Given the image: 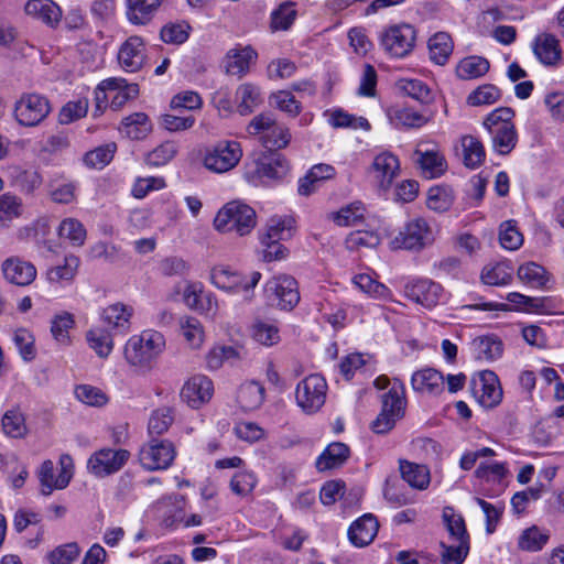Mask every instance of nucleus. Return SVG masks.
Listing matches in <instances>:
<instances>
[{
    "instance_id": "obj_64",
    "label": "nucleus",
    "mask_w": 564,
    "mask_h": 564,
    "mask_svg": "<svg viewBox=\"0 0 564 564\" xmlns=\"http://www.w3.org/2000/svg\"><path fill=\"white\" fill-rule=\"evenodd\" d=\"M443 549L441 554L442 564H462L469 551V542H454L451 545L441 543Z\"/></svg>"
},
{
    "instance_id": "obj_27",
    "label": "nucleus",
    "mask_w": 564,
    "mask_h": 564,
    "mask_svg": "<svg viewBox=\"0 0 564 564\" xmlns=\"http://www.w3.org/2000/svg\"><path fill=\"white\" fill-rule=\"evenodd\" d=\"M399 470L402 479L413 489L425 490L431 482V473L427 466L409 462L399 460Z\"/></svg>"
},
{
    "instance_id": "obj_63",
    "label": "nucleus",
    "mask_w": 564,
    "mask_h": 564,
    "mask_svg": "<svg viewBox=\"0 0 564 564\" xmlns=\"http://www.w3.org/2000/svg\"><path fill=\"white\" fill-rule=\"evenodd\" d=\"M278 123L274 116L270 112H262L254 116L247 126L249 135L258 137L260 142H263V137L268 135L270 129H273Z\"/></svg>"
},
{
    "instance_id": "obj_36",
    "label": "nucleus",
    "mask_w": 564,
    "mask_h": 564,
    "mask_svg": "<svg viewBox=\"0 0 564 564\" xmlns=\"http://www.w3.org/2000/svg\"><path fill=\"white\" fill-rule=\"evenodd\" d=\"M471 350L476 359L492 361L501 357L502 343L496 336H480L471 341Z\"/></svg>"
},
{
    "instance_id": "obj_25",
    "label": "nucleus",
    "mask_w": 564,
    "mask_h": 564,
    "mask_svg": "<svg viewBox=\"0 0 564 564\" xmlns=\"http://www.w3.org/2000/svg\"><path fill=\"white\" fill-rule=\"evenodd\" d=\"M133 313L134 310L131 305L116 302L106 306L100 316L106 325L126 334L130 330V319Z\"/></svg>"
},
{
    "instance_id": "obj_24",
    "label": "nucleus",
    "mask_w": 564,
    "mask_h": 564,
    "mask_svg": "<svg viewBox=\"0 0 564 564\" xmlns=\"http://www.w3.org/2000/svg\"><path fill=\"white\" fill-rule=\"evenodd\" d=\"M2 272L7 281L24 286L31 284L36 278L35 267L19 258H9L2 264Z\"/></svg>"
},
{
    "instance_id": "obj_42",
    "label": "nucleus",
    "mask_w": 564,
    "mask_h": 564,
    "mask_svg": "<svg viewBox=\"0 0 564 564\" xmlns=\"http://www.w3.org/2000/svg\"><path fill=\"white\" fill-rule=\"evenodd\" d=\"M464 164L469 169H476L482 164L486 158L481 141L474 135H464L460 140Z\"/></svg>"
},
{
    "instance_id": "obj_1",
    "label": "nucleus",
    "mask_w": 564,
    "mask_h": 564,
    "mask_svg": "<svg viewBox=\"0 0 564 564\" xmlns=\"http://www.w3.org/2000/svg\"><path fill=\"white\" fill-rule=\"evenodd\" d=\"M513 109L499 107L488 113L482 126L490 135L491 149L500 154H509L518 143V131L513 123Z\"/></svg>"
},
{
    "instance_id": "obj_50",
    "label": "nucleus",
    "mask_w": 564,
    "mask_h": 564,
    "mask_svg": "<svg viewBox=\"0 0 564 564\" xmlns=\"http://www.w3.org/2000/svg\"><path fill=\"white\" fill-rule=\"evenodd\" d=\"M296 17L295 4L291 1L283 2L272 11L270 26L272 31H286L292 26Z\"/></svg>"
},
{
    "instance_id": "obj_2",
    "label": "nucleus",
    "mask_w": 564,
    "mask_h": 564,
    "mask_svg": "<svg viewBox=\"0 0 564 564\" xmlns=\"http://www.w3.org/2000/svg\"><path fill=\"white\" fill-rule=\"evenodd\" d=\"M165 337L154 329H145L132 335L124 345V358L133 367L151 368L165 349Z\"/></svg>"
},
{
    "instance_id": "obj_38",
    "label": "nucleus",
    "mask_w": 564,
    "mask_h": 564,
    "mask_svg": "<svg viewBox=\"0 0 564 564\" xmlns=\"http://www.w3.org/2000/svg\"><path fill=\"white\" fill-rule=\"evenodd\" d=\"M453 52V41L448 33L437 32L429 40L430 58L436 65H445Z\"/></svg>"
},
{
    "instance_id": "obj_9",
    "label": "nucleus",
    "mask_w": 564,
    "mask_h": 564,
    "mask_svg": "<svg viewBox=\"0 0 564 564\" xmlns=\"http://www.w3.org/2000/svg\"><path fill=\"white\" fill-rule=\"evenodd\" d=\"M59 474L55 477L54 464L52 460H44L39 470V480L41 485V492L44 496H50L54 490H62L68 486L73 477L74 463L68 454L59 456Z\"/></svg>"
},
{
    "instance_id": "obj_48",
    "label": "nucleus",
    "mask_w": 564,
    "mask_h": 564,
    "mask_svg": "<svg viewBox=\"0 0 564 564\" xmlns=\"http://www.w3.org/2000/svg\"><path fill=\"white\" fill-rule=\"evenodd\" d=\"M2 429L10 437H24L28 434V426L23 413L18 408L6 411L2 416Z\"/></svg>"
},
{
    "instance_id": "obj_18",
    "label": "nucleus",
    "mask_w": 564,
    "mask_h": 564,
    "mask_svg": "<svg viewBox=\"0 0 564 564\" xmlns=\"http://www.w3.org/2000/svg\"><path fill=\"white\" fill-rule=\"evenodd\" d=\"M474 394L484 408L498 405L502 400V389L496 373L490 370L481 371L478 380L474 381Z\"/></svg>"
},
{
    "instance_id": "obj_59",
    "label": "nucleus",
    "mask_w": 564,
    "mask_h": 564,
    "mask_svg": "<svg viewBox=\"0 0 564 564\" xmlns=\"http://www.w3.org/2000/svg\"><path fill=\"white\" fill-rule=\"evenodd\" d=\"M173 421L174 414L171 408H159L149 417L148 431L150 435H161L170 429Z\"/></svg>"
},
{
    "instance_id": "obj_7",
    "label": "nucleus",
    "mask_w": 564,
    "mask_h": 564,
    "mask_svg": "<svg viewBox=\"0 0 564 564\" xmlns=\"http://www.w3.org/2000/svg\"><path fill=\"white\" fill-rule=\"evenodd\" d=\"M48 99L40 94H23L14 104L13 115L23 127L39 126L51 112Z\"/></svg>"
},
{
    "instance_id": "obj_51",
    "label": "nucleus",
    "mask_w": 564,
    "mask_h": 564,
    "mask_svg": "<svg viewBox=\"0 0 564 564\" xmlns=\"http://www.w3.org/2000/svg\"><path fill=\"white\" fill-rule=\"evenodd\" d=\"M123 132L131 139H142L151 131L149 117L143 112H135L122 120Z\"/></svg>"
},
{
    "instance_id": "obj_6",
    "label": "nucleus",
    "mask_w": 564,
    "mask_h": 564,
    "mask_svg": "<svg viewBox=\"0 0 564 564\" xmlns=\"http://www.w3.org/2000/svg\"><path fill=\"white\" fill-rule=\"evenodd\" d=\"M327 389L324 377L317 373L310 375L296 384L295 403L305 414H315L326 401Z\"/></svg>"
},
{
    "instance_id": "obj_30",
    "label": "nucleus",
    "mask_w": 564,
    "mask_h": 564,
    "mask_svg": "<svg viewBox=\"0 0 564 564\" xmlns=\"http://www.w3.org/2000/svg\"><path fill=\"white\" fill-rule=\"evenodd\" d=\"M24 10L28 15L51 26H56L62 19L61 8L52 0H29Z\"/></svg>"
},
{
    "instance_id": "obj_37",
    "label": "nucleus",
    "mask_w": 564,
    "mask_h": 564,
    "mask_svg": "<svg viewBox=\"0 0 564 564\" xmlns=\"http://www.w3.org/2000/svg\"><path fill=\"white\" fill-rule=\"evenodd\" d=\"M517 275L521 282L535 289L545 288L551 279L546 269L535 262L521 264L517 270Z\"/></svg>"
},
{
    "instance_id": "obj_40",
    "label": "nucleus",
    "mask_w": 564,
    "mask_h": 564,
    "mask_svg": "<svg viewBox=\"0 0 564 564\" xmlns=\"http://www.w3.org/2000/svg\"><path fill=\"white\" fill-rule=\"evenodd\" d=\"M294 224L295 220L292 216L274 215L270 217L265 226V232L261 237V241H265L267 239H289L292 236Z\"/></svg>"
},
{
    "instance_id": "obj_10",
    "label": "nucleus",
    "mask_w": 564,
    "mask_h": 564,
    "mask_svg": "<svg viewBox=\"0 0 564 564\" xmlns=\"http://www.w3.org/2000/svg\"><path fill=\"white\" fill-rule=\"evenodd\" d=\"M129 458L130 452L127 449L105 447L90 455L87 460V469L94 476L104 478L118 473Z\"/></svg>"
},
{
    "instance_id": "obj_49",
    "label": "nucleus",
    "mask_w": 564,
    "mask_h": 564,
    "mask_svg": "<svg viewBox=\"0 0 564 564\" xmlns=\"http://www.w3.org/2000/svg\"><path fill=\"white\" fill-rule=\"evenodd\" d=\"M454 203V192L448 186H433L427 192L426 205L431 210L444 213Z\"/></svg>"
},
{
    "instance_id": "obj_8",
    "label": "nucleus",
    "mask_w": 564,
    "mask_h": 564,
    "mask_svg": "<svg viewBox=\"0 0 564 564\" xmlns=\"http://www.w3.org/2000/svg\"><path fill=\"white\" fill-rule=\"evenodd\" d=\"M242 150L239 142L221 140L207 150L204 165L215 173H225L232 170L240 161Z\"/></svg>"
},
{
    "instance_id": "obj_55",
    "label": "nucleus",
    "mask_w": 564,
    "mask_h": 564,
    "mask_svg": "<svg viewBox=\"0 0 564 564\" xmlns=\"http://www.w3.org/2000/svg\"><path fill=\"white\" fill-rule=\"evenodd\" d=\"M443 520L449 536L454 542H469L465 521L460 514L455 513L453 508H444Z\"/></svg>"
},
{
    "instance_id": "obj_15",
    "label": "nucleus",
    "mask_w": 564,
    "mask_h": 564,
    "mask_svg": "<svg viewBox=\"0 0 564 564\" xmlns=\"http://www.w3.org/2000/svg\"><path fill=\"white\" fill-rule=\"evenodd\" d=\"M213 394L214 383L204 375L189 378L181 390V399L192 409H199L209 402Z\"/></svg>"
},
{
    "instance_id": "obj_56",
    "label": "nucleus",
    "mask_w": 564,
    "mask_h": 564,
    "mask_svg": "<svg viewBox=\"0 0 564 564\" xmlns=\"http://www.w3.org/2000/svg\"><path fill=\"white\" fill-rule=\"evenodd\" d=\"M270 105L285 112L289 117L295 118L302 111V104L295 99L289 90H279L269 98Z\"/></svg>"
},
{
    "instance_id": "obj_54",
    "label": "nucleus",
    "mask_w": 564,
    "mask_h": 564,
    "mask_svg": "<svg viewBox=\"0 0 564 564\" xmlns=\"http://www.w3.org/2000/svg\"><path fill=\"white\" fill-rule=\"evenodd\" d=\"M501 98L500 89L492 84H484L474 89L467 97L466 102L473 107L490 106Z\"/></svg>"
},
{
    "instance_id": "obj_21",
    "label": "nucleus",
    "mask_w": 564,
    "mask_h": 564,
    "mask_svg": "<svg viewBox=\"0 0 564 564\" xmlns=\"http://www.w3.org/2000/svg\"><path fill=\"white\" fill-rule=\"evenodd\" d=\"M257 53L251 46H237L229 50L225 57L226 72L241 78L256 62Z\"/></svg>"
},
{
    "instance_id": "obj_23",
    "label": "nucleus",
    "mask_w": 564,
    "mask_h": 564,
    "mask_svg": "<svg viewBox=\"0 0 564 564\" xmlns=\"http://www.w3.org/2000/svg\"><path fill=\"white\" fill-rule=\"evenodd\" d=\"M379 523L375 516L367 513L351 523L348 529L349 541L358 547L370 544L376 538Z\"/></svg>"
},
{
    "instance_id": "obj_41",
    "label": "nucleus",
    "mask_w": 564,
    "mask_h": 564,
    "mask_svg": "<svg viewBox=\"0 0 564 564\" xmlns=\"http://www.w3.org/2000/svg\"><path fill=\"white\" fill-rule=\"evenodd\" d=\"M352 283L361 292L375 300L393 301L391 290L383 283L376 281L369 274L360 273L352 278Z\"/></svg>"
},
{
    "instance_id": "obj_14",
    "label": "nucleus",
    "mask_w": 564,
    "mask_h": 564,
    "mask_svg": "<svg viewBox=\"0 0 564 564\" xmlns=\"http://www.w3.org/2000/svg\"><path fill=\"white\" fill-rule=\"evenodd\" d=\"M399 159L391 152H382L375 156L369 173L378 188L387 191L399 174Z\"/></svg>"
},
{
    "instance_id": "obj_53",
    "label": "nucleus",
    "mask_w": 564,
    "mask_h": 564,
    "mask_svg": "<svg viewBox=\"0 0 564 564\" xmlns=\"http://www.w3.org/2000/svg\"><path fill=\"white\" fill-rule=\"evenodd\" d=\"M79 265V259L76 256H66L64 263L47 270L46 276L51 283H62L72 281Z\"/></svg>"
},
{
    "instance_id": "obj_61",
    "label": "nucleus",
    "mask_w": 564,
    "mask_h": 564,
    "mask_svg": "<svg viewBox=\"0 0 564 564\" xmlns=\"http://www.w3.org/2000/svg\"><path fill=\"white\" fill-rule=\"evenodd\" d=\"M499 241L502 248L507 250H518L523 243V236L517 228L513 220L503 221L499 229Z\"/></svg>"
},
{
    "instance_id": "obj_52",
    "label": "nucleus",
    "mask_w": 564,
    "mask_h": 564,
    "mask_svg": "<svg viewBox=\"0 0 564 564\" xmlns=\"http://www.w3.org/2000/svg\"><path fill=\"white\" fill-rule=\"evenodd\" d=\"M77 185L72 181L52 180L48 184V195L54 203L72 204L76 199Z\"/></svg>"
},
{
    "instance_id": "obj_3",
    "label": "nucleus",
    "mask_w": 564,
    "mask_h": 564,
    "mask_svg": "<svg viewBox=\"0 0 564 564\" xmlns=\"http://www.w3.org/2000/svg\"><path fill=\"white\" fill-rule=\"evenodd\" d=\"M214 228L227 234L235 231L239 236L249 235L257 224L254 209L241 200H231L225 204L214 218Z\"/></svg>"
},
{
    "instance_id": "obj_19",
    "label": "nucleus",
    "mask_w": 564,
    "mask_h": 564,
    "mask_svg": "<svg viewBox=\"0 0 564 564\" xmlns=\"http://www.w3.org/2000/svg\"><path fill=\"white\" fill-rule=\"evenodd\" d=\"M183 301L191 310L207 316H214L218 306L216 296L210 292H204V286L199 282H187Z\"/></svg>"
},
{
    "instance_id": "obj_26",
    "label": "nucleus",
    "mask_w": 564,
    "mask_h": 564,
    "mask_svg": "<svg viewBox=\"0 0 564 564\" xmlns=\"http://www.w3.org/2000/svg\"><path fill=\"white\" fill-rule=\"evenodd\" d=\"M411 386L416 392L437 395L444 390V377L434 368H424L412 375Z\"/></svg>"
},
{
    "instance_id": "obj_44",
    "label": "nucleus",
    "mask_w": 564,
    "mask_h": 564,
    "mask_svg": "<svg viewBox=\"0 0 564 564\" xmlns=\"http://www.w3.org/2000/svg\"><path fill=\"white\" fill-rule=\"evenodd\" d=\"M489 67L490 64L485 57L468 56L458 63L456 74L460 79L469 80L484 76Z\"/></svg>"
},
{
    "instance_id": "obj_43",
    "label": "nucleus",
    "mask_w": 564,
    "mask_h": 564,
    "mask_svg": "<svg viewBox=\"0 0 564 564\" xmlns=\"http://www.w3.org/2000/svg\"><path fill=\"white\" fill-rule=\"evenodd\" d=\"M111 80L119 82L120 85L111 86L110 108L112 110L121 109L129 100L135 98L139 94L137 84H129L124 78L111 77Z\"/></svg>"
},
{
    "instance_id": "obj_16",
    "label": "nucleus",
    "mask_w": 564,
    "mask_h": 564,
    "mask_svg": "<svg viewBox=\"0 0 564 564\" xmlns=\"http://www.w3.org/2000/svg\"><path fill=\"white\" fill-rule=\"evenodd\" d=\"M442 286L427 279L410 281L404 286V295L425 308L436 306L442 297Z\"/></svg>"
},
{
    "instance_id": "obj_11",
    "label": "nucleus",
    "mask_w": 564,
    "mask_h": 564,
    "mask_svg": "<svg viewBox=\"0 0 564 564\" xmlns=\"http://www.w3.org/2000/svg\"><path fill=\"white\" fill-rule=\"evenodd\" d=\"M176 452L172 442L151 438L139 451V462L148 470L166 469L175 458Z\"/></svg>"
},
{
    "instance_id": "obj_4",
    "label": "nucleus",
    "mask_w": 564,
    "mask_h": 564,
    "mask_svg": "<svg viewBox=\"0 0 564 564\" xmlns=\"http://www.w3.org/2000/svg\"><path fill=\"white\" fill-rule=\"evenodd\" d=\"M261 273L252 271L241 274L226 265H216L210 270V282L219 290L229 293H241L246 301L253 297V289L259 283Z\"/></svg>"
},
{
    "instance_id": "obj_32",
    "label": "nucleus",
    "mask_w": 564,
    "mask_h": 564,
    "mask_svg": "<svg viewBox=\"0 0 564 564\" xmlns=\"http://www.w3.org/2000/svg\"><path fill=\"white\" fill-rule=\"evenodd\" d=\"M86 340L90 349L99 358H107L113 349V337L109 329L101 326H93L86 333Z\"/></svg>"
},
{
    "instance_id": "obj_58",
    "label": "nucleus",
    "mask_w": 564,
    "mask_h": 564,
    "mask_svg": "<svg viewBox=\"0 0 564 564\" xmlns=\"http://www.w3.org/2000/svg\"><path fill=\"white\" fill-rule=\"evenodd\" d=\"M252 336L264 346H273L280 341L279 327L273 322L257 321L252 325Z\"/></svg>"
},
{
    "instance_id": "obj_60",
    "label": "nucleus",
    "mask_w": 564,
    "mask_h": 564,
    "mask_svg": "<svg viewBox=\"0 0 564 564\" xmlns=\"http://www.w3.org/2000/svg\"><path fill=\"white\" fill-rule=\"evenodd\" d=\"M180 327L184 339L191 347H200L204 340V329L198 319L188 316L182 317L180 319Z\"/></svg>"
},
{
    "instance_id": "obj_34",
    "label": "nucleus",
    "mask_w": 564,
    "mask_h": 564,
    "mask_svg": "<svg viewBox=\"0 0 564 564\" xmlns=\"http://www.w3.org/2000/svg\"><path fill=\"white\" fill-rule=\"evenodd\" d=\"M387 116L390 123L398 129L421 128L427 122V119L422 113L406 107L389 108Z\"/></svg>"
},
{
    "instance_id": "obj_22",
    "label": "nucleus",
    "mask_w": 564,
    "mask_h": 564,
    "mask_svg": "<svg viewBox=\"0 0 564 564\" xmlns=\"http://www.w3.org/2000/svg\"><path fill=\"white\" fill-rule=\"evenodd\" d=\"M533 52L546 66H556L562 59L560 40L551 33H542L534 39Z\"/></svg>"
},
{
    "instance_id": "obj_47",
    "label": "nucleus",
    "mask_w": 564,
    "mask_h": 564,
    "mask_svg": "<svg viewBox=\"0 0 564 564\" xmlns=\"http://www.w3.org/2000/svg\"><path fill=\"white\" fill-rule=\"evenodd\" d=\"M382 410L397 417H402L405 410L404 387L400 381H394L388 392L382 394Z\"/></svg>"
},
{
    "instance_id": "obj_12",
    "label": "nucleus",
    "mask_w": 564,
    "mask_h": 564,
    "mask_svg": "<svg viewBox=\"0 0 564 564\" xmlns=\"http://www.w3.org/2000/svg\"><path fill=\"white\" fill-rule=\"evenodd\" d=\"M416 37L414 28L406 23L391 25L380 37L383 50L393 57H404L413 48Z\"/></svg>"
},
{
    "instance_id": "obj_39",
    "label": "nucleus",
    "mask_w": 564,
    "mask_h": 564,
    "mask_svg": "<svg viewBox=\"0 0 564 564\" xmlns=\"http://www.w3.org/2000/svg\"><path fill=\"white\" fill-rule=\"evenodd\" d=\"M513 268L509 262H496L485 265L481 270V281L487 285L501 286L512 281Z\"/></svg>"
},
{
    "instance_id": "obj_46",
    "label": "nucleus",
    "mask_w": 564,
    "mask_h": 564,
    "mask_svg": "<svg viewBox=\"0 0 564 564\" xmlns=\"http://www.w3.org/2000/svg\"><path fill=\"white\" fill-rule=\"evenodd\" d=\"M550 533L536 525H532L522 531L518 539V546L522 551L536 552L540 551L549 541Z\"/></svg>"
},
{
    "instance_id": "obj_13",
    "label": "nucleus",
    "mask_w": 564,
    "mask_h": 564,
    "mask_svg": "<svg viewBox=\"0 0 564 564\" xmlns=\"http://www.w3.org/2000/svg\"><path fill=\"white\" fill-rule=\"evenodd\" d=\"M268 297L283 310L293 308L300 301L297 282L290 275H279L265 284Z\"/></svg>"
},
{
    "instance_id": "obj_20",
    "label": "nucleus",
    "mask_w": 564,
    "mask_h": 564,
    "mask_svg": "<svg viewBox=\"0 0 564 564\" xmlns=\"http://www.w3.org/2000/svg\"><path fill=\"white\" fill-rule=\"evenodd\" d=\"M120 66L130 73L138 72L145 62V46L140 36L128 37L120 46L118 52Z\"/></svg>"
},
{
    "instance_id": "obj_17",
    "label": "nucleus",
    "mask_w": 564,
    "mask_h": 564,
    "mask_svg": "<svg viewBox=\"0 0 564 564\" xmlns=\"http://www.w3.org/2000/svg\"><path fill=\"white\" fill-rule=\"evenodd\" d=\"M414 154L416 155V163L426 178L438 177L445 172L446 160L438 145L432 144L429 147L427 142L422 141L417 144Z\"/></svg>"
},
{
    "instance_id": "obj_33",
    "label": "nucleus",
    "mask_w": 564,
    "mask_h": 564,
    "mask_svg": "<svg viewBox=\"0 0 564 564\" xmlns=\"http://www.w3.org/2000/svg\"><path fill=\"white\" fill-rule=\"evenodd\" d=\"M235 99L241 116L251 113L262 102L260 88L251 83L238 86Z\"/></svg>"
},
{
    "instance_id": "obj_35",
    "label": "nucleus",
    "mask_w": 564,
    "mask_h": 564,
    "mask_svg": "<svg viewBox=\"0 0 564 564\" xmlns=\"http://www.w3.org/2000/svg\"><path fill=\"white\" fill-rule=\"evenodd\" d=\"M289 170L288 160L282 154L273 153L259 162L257 172L261 178L279 181L286 176Z\"/></svg>"
},
{
    "instance_id": "obj_45",
    "label": "nucleus",
    "mask_w": 564,
    "mask_h": 564,
    "mask_svg": "<svg viewBox=\"0 0 564 564\" xmlns=\"http://www.w3.org/2000/svg\"><path fill=\"white\" fill-rule=\"evenodd\" d=\"M335 175L334 166L329 164H316L307 173V175L300 181L299 193L301 195H310L321 181L332 178Z\"/></svg>"
},
{
    "instance_id": "obj_5",
    "label": "nucleus",
    "mask_w": 564,
    "mask_h": 564,
    "mask_svg": "<svg viewBox=\"0 0 564 564\" xmlns=\"http://www.w3.org/2000/svg\"><path fill=\"white\" fill-rule=\"evenodd\" d=\"M435 235L430 224L423 218L409 220L392 238L393 249L421 251L433 245Z\"/></svg>"
},
{
    "instance_id": "obj_62",
    "label": "nucleus",
    "mask_w": 564,
    "mask_h": 564,
    "mask_svg": "<svg viewBox=\"0 0 564 564\" xmlns=\"http://www.w3.org/2000/svg\"><path fill=\"white\" fill-rule=\"evenodd\" d=\"M88 99L78 98L64 105L59 111L58 119L62 124H69L80 118H84L88 111Z\"/></svg>"
},
{
    "instance_id": "obj_28",
    "label": "nucleus",
    "mask_w": 564,
    "mask_h": 564,
    "mask_svg": "<svg viewBox=\"0 0 564 564\" xmlns=\"http://www.w3.org/2000/svg\"><path fill=\"white\" fill-rule=\"evenodd\" d=\"M350 455L349 447L341 442L330 443L317 457L315 466L318 471H327L343 466Z\"/></svg>"
},
{
    "instance_id": "obj_57",
    "label": "nucleus",
    "mask_w": 564,
    "mask_h": 564,
    "mask_svg": "<svg viewBox=\"0 0 564 564\" xmlns=\"http://www.w3.org/2000/svg\"><path fill=\"white\" fill-rule=\"evenodd\" d=\"M62 239L68 240L73 246H83L86 240V229L76 218H65L58 227Z\"/></svg>"
},
{
    "instance_id": "obj_31",
    "label": "nucleus",
    "mask_w": 564,
    "mask_h": 564,
    "mask_svg": "<svg viewBox=\"0 0 564 564\" xmlns=\"http://www.w3.org/2000/svg\"><path fill=\"white\" fill-rule=\"evenodd\" d=\"M264 401V388L257 381L242 383L237 391V403L242 411H253Z\"/></svg>"
},
{
    "instance_id": "obj_29",
    "label": "nucleus",
    "mask_w": 564,
    "mask_h": 564,
    "mask_svg": "<svg viewBox=\"0 0 564 564\" xmlns=\"http://www.w3.org/2000/svg\"><path fill=\"white\" fill-rule=\"evenodd\" d=\"M161 3L162 0H127V19L134 25H145L153 19Z\"/></svg>"
}]
</instances>
